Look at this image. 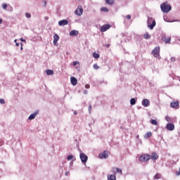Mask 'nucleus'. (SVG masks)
Here are the masks:
<instances>
[{"instance_id": "f257e3e1", "label": "nucleus", "mask_w": 180, "mask_h": 180, "mask_svg": "<svg viewBox=\"0 0 180 180\" xmlns=\"http://www.w3.org/2000/svg\"><path fill=\"white\" fill-rule=\"evenodd\" d=\"M160 8L163 13H168V12L172 9L171 5L168 4V2L167 1L160 5Z\"/></svg>"}, {"instance_id": "f03ea898", "label": "nucleus", "mask_w": 180, "mask_h": 180, "mask_svg": "<svg viewBox=\"0 0 180 180\" xmlns=\"http://www.w3.org/2000/svg\"><path fill=\"white\" fill-rule=\"evenodd\" d=\"M147 23H148V27H149L150 30H153L154 27H155V25H156L155 20H154L153 18L148 17Z\"/></svg>"}, {"instance_id": "7ed1b4c3", "label": "nucleus", "mask_w": 180, "mask_h": 180, "mask_svg": "<svg viewBox=\"0 0 180 180\" xmlns=\"http://www.w3.org/2000/svg\"><path fill=\"white\" fill-rule=\"evenodd\" d=\"M151 53L153 56H155V58H158V60H160L161 56H160V47L156 46L155 49L152 51Z\"/></svg>"}, {"instance_id": "20e7f679", "label": "nucleus", "mask_w": 180, "mask_h": 180, "mask_svg": "<svg viewBox=\"0 0 180 180\" xmlns=\"http://www.w3.org/2000/svg\"><path fill=\"white\" fill-rule=\"evenodd\" d=\"M149 160H151V155L148 154H144L139 157V161L141 162H147Z\"/></svg>"}, {"instance_id": "39448f33", "label": "nucleus", "mask_w": 180, "mask_h": 180, "mask_svg": "<svg viewBox=\"0 0 180 180\" xmlns=\"http://www.w3.org/2000/svg\"><path fill=\"white\" fill-rule=\"evenodd\" d=\"M79 157H80V160L83 164L86 163V161H88V156L86 155H85V153H80Z\"/></svg>"}, {"instance_id": "423d86ee", "label": "nucleus", "mask_w": 180, "mask_h": 180, "mask_svg": "<svg viewBox=\"0 0 180 180\" xmlns=\"http://www.w3.org/2000/svg\"><path fill=\"white\" fill-rule=\"evenodd\" d=\"M109 29H110V25L108 24L101 26L100 30L102 33H103V32H106V30H109Z\"/></svg>"}, {"instance_id": "0eeeda50", "label": "nucleus", "mask_w": 180, "mask_h": 180, "mask_svg": "<svg viewBox=\"0 0 180 180\" xmlns=\"http://www.w3.org/2000/svg\"><path fill=\"white\" fill-rule=\"evenodd\" d=\"M166 127L167 130H169V131H172L173 130H175V125L172 123H168L166 125Z\"/></svg>"}, {"instance_id": "6e6552de", "label": "nucleus", "mask_w": 180, "mask_h": 180, "mask_svg": "<svg viewBox=\"0 0 180 180\" xmlns=\"http://www.w3.org/2000/svg\"><path fill=\"white\" fill-rule=\"evenodd\" d=\"M171 108L173 109H179V102L176 101L170 103Z\"/></svg>"}, {"instance_id": "1a4fd4ad", "label": "nucleus", "mask_w": 180, "mask_h": 180, "mask_svg": "<svg viewBox=\"0 0 180 180\" xmlns=\"http://www.w3.org/2000/svg\"><path fill=\"white\" fill-rule=\"evenodd\" d=\"M142 105L144 106V108H148L150 106V101L148 99L145 98L142 101Z\"/></svg>"}, {"instance_id": "9d476101", "label": "nucleus", "mask_w": 180, "mask_h": 180, "mask_svg": "<svg viewBox=\"0 0 180 180\" xmlns=\"http://www.w3.org/2000/svg\"><path fill=\"white\" fill-rule=\"evenodd\" d=\"M162 41H165V43H166L167 44H168V43L171 42V37H167L165 35H163L162 37Z\"/></svg>"}, {"instance_id": "9b49d317", "label": "nucleus", "mask_w": 180, "mask_h": 180, "mask_svg": "<svg viewBox=\"0 0 180 180\" xmlns=\"http://www.w3.org/2000/svg\"><path fill=\"white\" fill-rule=\"evenodd\" d=\"M83 13H84V9H82V8H79V7H78V8L75 11V13H76L77 16H81V15H82Z\"/></svg>"}, {"instance_id": "f8f14e48", "label": "nucleus", "mask_w": 180, "mask_h": 180, "mask_svg": "<svg viewBox=\"0 0 180 180\" xmlns=\"http://www.w3.org/2000/svg\"><path fill=\"white\" fill-rule=\"evenodd\" d=\"M37 115H39V111H37L32 114H31L29 117H28V120H33L34 119L36 118V117L37 116Z\"/></svg>"}, {"instance_id": "ddd939ff", "label": "nucleus", "mask_w": 180, "mask_h": 180, "mask_svg": "<svg viewBox=\"0 0 180 180\" xmlns=\"http://www.w3.org/2000/svg\"><path fill=\"white\" fill-rule=\"evenodd\" d=\"M70 82H71L72 85L75 86V85H77V84H78V80L77 79V78L72 77H70Z\"/></svg>"}, {"instance_id": "4468645a", "label": "nucleus", "mask_w": 180, "mask_h": 180, "mask_svg": "<svg viewBox=\"0 0 180 180\" xmlns=\"http://www.w3.org/2000/svg\"><path fill=\"white\" fill-rule=\"evenodd\" d=\"M150 159L152 160V161H155L158 160V154H157V153H153L150 155Z\"/></svg>"}, {"instance_id": "2eb2a0df", "label": "nucleus", "mask_w": 180, "mask_h": 180, "mask_svg": "<svg viewBox=\"0 0 180 180\" xmlns=\"http://www.w3.org/2000/svg\"><path fill=\"white\" fill-rule=\"evenodd\" d=\"M58 40H60V37L58 36V34H55L53 36V44L54 46L57 45V41H58Z\"/></svg>"}, {"instance_id": "dca6fc26", "label": "nucleus", "mask_w": 180, "mask_h": 180, "mask_svg": "<svg viewBox=\"0 0 180 180\" xmlns=\"http://www.w3.org/2000/svg\"><path fill=\"white\" fill-rule=\"evenodd\" d=\"M109 157V155L108 154V151L104 150L103 153H101L99 155L100 158H108Z\"/></svg>"}, {"instance_id": "f3484780", "label": "nucleus", "mask_w": 180, "mask_h": 180, "mask_svg": "<svg viewBox=\"0 0 180 180\" xmlns=\"http://www.w3.org/2000/svg\"><path fill=\"white\" fill-rule=\"evenodd\" d=\"M68 24V20H62L58 22L59 26H65Z\"/></svg>"}, {"instance_id": "a211bd4d", "label": "nucleus", "mask_w": 180, "mask_h": 180, "mask_svg": "<svg viewBox=\"0 0 180 180\" xmlns=\"http://www.w3.org/2000/svg\"><path fill=\"white\" fill-rule=\"evenodd\" d=\"M78 33L79 32L74 30H72L70 32V36H78Z\"/></svg>"}, {"instance_id": "6ab92c4d", "label": "nucleus", "mask_w": 180, "mask_h": 180, "mask_svg": "<svg viewBox=\"0 0 180 180\" xmlns=\"http://www.w3.org/2000/svg\"><path fill=\"white\" fill-rule=\"evenodd\" d=\"M151 136H153V133H151V131H148L143 136V137L144 139H148L151 137Z\"/></svg>"}, {"instance_id": "aec40b11", "label": "nucleus", "mask_w": 180, "mask_h": 180, "mask_svg": "<svg viewBox=\"0 0 180 180\" xmlns=\"http://www.w3.org/2000/svg\"><path fill=\"white\" fill-rule=\"evenodd\" d=\"M161 178H162V175L160 173H157L155 176H154V179H161Z\"/></svg>"}, {"instance_id": "412c9836", "label": "nucleus", "mask_w": 180, "mask_h": 180, "mask_svg": "<svg viewBox=\"0 0 180 180\" xmlns=\"http://www.w3.org/2000/svg\"><path fill=\"white\" fill-rule=\"evenodd\" d=\"M6 11H8V12H13V7L8 4L7 6V8L6 9Z\"/></svg>"}, {"instance_id": "4be33fe9", "label": "nucleus", "mask_w": 180, "mask_h": 180, "mask_svg": "<svg viewBox=\"0 0 180 180\" xmlns=\"http://www.w3.org/2000/svg\"><path fill=\"white\" fill-rule=\"evenodd\" d=\"M108 180H116V176L115 174L108 176Z\"/></svg>"}, {"instance_id": "5701e85b", "label": "nucleus", "mask_w": 180, "mask_h": 180, "mask_svg": "<svg viewBox=\"0 0 180 180\" xmlns=\"http://www.w3.org/2000/svg\"><path fill=\"white\" fill-rule=\"evenodd\" d=\"M136 102H137V101L136 100V98H132L130 100V105H136Z\"/></svg>"}, {"instance_id": "b1692460", "label": "nucleus", "mask_w": 180, "mask_h": 180, "mask_svg": "<svg viewBox=\"0 0 180 180\" xmlns=\"http://www.w3.org/2000/svg\"><path fill=\"white\" fill-rule=\"evenodd\" d=\"M143 37L146 39L148 40V39H151V35H150V34H148V32H146V34H145L143 35Z\"/></svg>"}, {"instance_id": "393cba45", "label": "nucleus", "mask_w": 180, "mask_h": 180, "mask_svg": "<svg viewBox=\"0 0 180 180\" xmlns=\"http://www.w3.org/2000/svg\"><path fill=\"white\" fill-rule=\"evenodd\" d=\"M46 75H53V74H54V71L51 70H46Z\"/></svg>"}, {"instance_id": "a878e982", "label": "nucleus", "mask_w": 180, "mask_h": 180, "mask_svg": "<svg viewBox=\"0 0 180 180\" xmlns=\"http://www.w3.org/2000/svg\"><path fill=\"white\" fill-rule=\"evenodd\" d=\"M105 2L108 5H113V4H115V0H105Z\"/></svg>"}, {"instance_id": "bb28decb", "label": "nucleus", "mask_w": 180, "mask_h": 180, "mask_svg": "<svg viewBox=\"0 0 180 180\" xmlns=\"http://www.w3.org/2000/svg\"><path fill=\"white\" fill-rule=\"evenodd\" d=\"M150 122L151 124H153L154 126H157V124H158V122H157L155 120H150Z\"/></svg>"}, {"instance_id": "cd10ccee", "label": "nucleus", "mask_w": 180, "mask_h": 180, "mask_svg": "<svg viewBox=\"0 0 180 180\" xmlns=\"http://www.w3.org/2000/svg\"><path fill=\"white\" fill-rule=\"evenodd\" d=\"M101 12H109V8L106 7H102L101 8Z\"/></svg>"}, {"instance_id": "c85d7f7f", "label": "nucleus", "mask_w": 180, "mask_h": 180, "mask_svg": "<svg viewBox=\"0 0 180 180\" xmlns=\"http://www.w3.org/2000/svg\"><path fill=\"white\" fill-rule=\"evenodd\" d=\"M115 171H116V172H118V174H120V175H122V169L120 168L117 167V168L114 169V172Z\"/></svg>"}, {"instance_id": "c756f323", "label": "nucleus", "mask_w": 180, "mask_h": 180, "mask_svg": "<svg viewBox=\"0 0 180 180\" xmlns=\"http://www.w3.org/2000/svg\"><path fill=\"white\" fill-rule=\"evenodd\" d=\"M93 57L94 58H99L101 57V56L98 54V53H93Z\"/></svg>"}, {"instance_id": "7c9ffc66", "label": "nucleus", "mask_w": 180, "mask_h": 180, "mask_svg": "<svg viewBox=\"0 0 180 180\" xmlns=\"http://www.w3.org/2000/svg\"><path fill=\"white\" fill-rule=\"evenodd\" d=\"M25 16L26 18H27V19H30V18H32V14H30V13H26Z\"/></svg>"}, {"instance_id": "2f4dec72", "label": "nucleus", "mask_w": 180, "mask_h": 180, "mask_svg": "<svg viewBox=\"0 0 180 180\" xmlns=\"http://www.w3.org/2000/svg\"><path fill=\"white\" fill-rule=\"evenodd\" d=\"M2 8H3V9H4L5 11H6V9H7V8H8V4H3Z\"/></svg>"}, {"instance_id": "473e14b6", "label": "nucleus", "mask_w": 180, "mask_h": 180, "mask_svg": "<svg viewBox=\"0 0 180 180\" xmlns=\"http://www.w3.org/2000/svg\"><path fill=\"white\" fill-rule=\"evenodd\" d=\"M91 110H92V105L90 104L89 105V115H91Z\"/></svg>"}, {"instance_id": "72a5a7b5", "label": "nucleus", "mask_w": 180, "mask_h": 180, "mask_svg": "<svg viewBox=\"0 0 180 180\" xmlns=\"http://www.w3.org/2000/svg\"><path fill=\"white\" fill-rule=\"evenodd\" d=\"M72 158H74V156L72 155H70L68 156V161H70V160H72Z\"/></svg>"}, {"instance_id": "f704fd0d", "label": "nucleus", "mask_w": 180, "mask_h": 180, "mask_svg": "<svg viewBox=\"0 0 180 180\" xmlns=\"http://www.w3.org/2000/svg\"><path fill=\"white\" fill-rule=\"evenodd\" d=\"M170 60H171V61H172V63H175V61H176V58H175V57H172Z\"/></svg>"}, {"instance_id": "c9c22d12", "label": "nucleus", "mask_w": 180, "mask_h": 180, "mask_svg": "<svg viewBox=\"0 0 180 180\" xmlns=\"http://www.w3.org/2000/svg\"><path fill=\"white\" fill-rule=\"evenodd\" d=\"M94 70H99V67L98 66L97 64L94 65Z\"/></svg>"}, {"instance_id": "e433bc0d", "label": "nucleus", "mask_w": 180, "mask_h": 180, "mask_svg": "<svg viewBox=\"0 0 180 180\" xmlns=\"http://www.w3.org/2000/svg\"><path fill=\"white\" fill-rule=\"evenodd\" d=\"M165 120L167 121V122H171V117H165Z\"/></svg>"}, {"instance_id": "4c0bfd02", "label": "nucleus", "mask_w": 180, "mask_h": 180, "mask_svg": "<svg viewBox=\"0 0 180 180\" xmlns=\"http://www.w3.org/2000/svg\"><path fill=\"white\" fill-rule=\"evenodd\" d=\"M85 88L86 89H89V88H91V86L89 84H85Z\"/></svg>"}, {"instance_id": "58836bf2", "label": "nucleus", "mask_w": 180, "mask_h": 180, "mask_svg": "<svg viewBox=\"0 0 180 180\" xmlns=\"http://www.w3.org/2000/svg\"><path fill=\"white\" fill-rule=\"evenodd\" d=\"M0 103H1V104L5 103V100H4L3 98H1L0 99Z\"/></svg>"}, {"instance_id": "ea45409f", "label": "nucleus", "mask_w": 180, "mask_h": 180, "mask_svg": "<svg viewBox=\"0 0 180 180\" xmlns=\"http://www.w3.org/2000/svg\"><path fill=\"white\" fill-rule=\"evenodd\" d=\"M127 19H128V20L131 19V15H127Z\"/></svg>"}, {"instance_id": "a19ab883", "label": "nucleus", "mask_w": 180, "mask_h": 180, "mask_svg": "<svg viewBox=\"0 0 180 180\" xmlns=\"http://www.w3.org/2000/svg\"><path fill=\"white\" fill-rule=\"evenodd\" d=\"M77 64H78V62H77V61H74L72 63L74 67H75V65H77Z\"/></svg>"}, {"instance_id": "79ce46f5", "label": "nucleus", "mask_w": 180, "mask_h": 180, "mask_svg": "<svg viewBox=\"0 0 180 180\" xmlns=\"http://www.w3.org/2000/svg\"><path fill=\"white\" fill-rule=\"evenodd\" d=\"M16 41H17V40H16V39H15V46H16L17 47H18V46H19V43H18V42H16Z\"/></svg>"}, {"instance_id": "37998d69", "label": "nucleus", "mask_w": 180, "mask_h": 180, "mask_svg": "<svg viewBox=\"0 0 180 180\" xmlns=\"http://www.w3.org/2000/svg\"><path fill=\"white\" fill-rule=\"evenodd\" d=\"M176 175L179 176L180 175V168L179 172H176Z\"/></svg>"}, {"instance_id": "c03bdc74", "label": "nucleus", "mask_w": 180, "mask_h": 180, "mask_svg": "<svg viewBox=\"0 0 180 180\" xmlns=\"http://www.w3.org/2000/svg\"><path fill=\"white\" fill-rule=\"evenodd\" d=\"M84 95H87L88 94V90H84Z\"/></svg>"}, {"instance_id": "a18cd8bd", "label": "nucleus", "mask_w": 180, "mask_h": 180, "mask_svg": "<svg viewBox=\"0 0 180 180\" xmlns=\"http://www.w3.org/2000/svg\"><path fill=\"white\" fill-rule=\"evenodd\" d=\"M44 6L46 8V6L47 5V1H44Z\"/></svg>"}, {"instance_id": "49530a36", "label": "nucleus", "mask_w": 180, "mask_h": 180, "mask_svg": "<svg viewBox=\"0 0 180 180\" xmlns=\"http://www.w3.org/2000/svg\"><path fill=\"white\" fill-rule=\"evenodd\" d=\"M20 46H21L20 50H23V44L20 43Z\"/></svg>"}, {"instance_id": "de8ad7c7", "label": "nucleus", "mask_w": 180, "mask_h": 180, "mask_svg": "<svg viewBox=\"0 0 180 180\" xmlns=\"http://www.w3.org/2000/svg\"><path fill=\"white\" fill-rule=\"evenodd\" d=\"M73 115H75V116H77V115H78V112H77V111H75V112H73Z\"/></svg>"}, {"instance_id": "09e8293b", "label": "nucleus", "mask_w": 180, "mask_h": 180, "mask_svg": "<svg viewBox=\"0 0 180 180\" xmlns=\"http://www.w3.org/2000/svg\"><path fill=\"white\" fill-rule=\"evenodd\" d=\"M65 175H66V176L70 175V172H65Z\"/></svg>"}, {"instance_id": "8fccbe9b", "label": "nucleus", "mask_w": 180, "mask_h": 180, "mask_svg": "<svg viewBox=\"0 0 180 180\" xmlns=\"http://www.w3.org/2000/svg\"><path fill=\"white\" fill-rule=\"evenodd\" d=\"M20 41H26V40L24 39L23 38H20Z\"/></svg>"}, {"instance_id": "3c124183", "label": "nucleus", "mask_w": 180, "mask_h": 180, "mask_svg": "<svg viewBox=\"0 0 180 180\" xmlns=\"http://www.w3.org/2000/svg\"><path fill=\"white\" fill-rule=\"evenodd\" d=\"M164 20H165V22H169L168 20H167V19L165 18V17H164Z\"/></svg>"}, {"instance_id": "603ef678", "label": "nucleus", "mask_w": 180, "mask_h": 180, "mask_svg": "<svg viewBox=\"0 0 180 180\" xmlns=\"http://www.w3.org/2000/svg\"><path fill=\"white\" fill-rule=\"evenodd\" d=\"M2 23V18H0V25Z\"/></svg>"}, {"instance_id": "864d4df0", "label": "nucleus", "mask_w": 180, "mask_h": 180, "mask_svg": "<svg viewBox=\"0 0 180 180\" xmlns=\"http://www.w3.org/2000/svg\"><path fill=\"white\" fill-rule=\"evenodd\" d=\"M45 19H49V17H46Z\"/></svg>"}, {"instance_id": "5fc2aeb1", "label": "nucleus", "mask_w": 180, "mask_h": 180, "mask_svg": "<svg viewBox=\"0 0 180 180\" xmlns=\"http://www.w3.org/2000/svg\"><path fill=\"white\" fill-rule=\"evenodd\" d=\"M136 137L139 138V136H137Z\"/></svg>"}]
</instances>
